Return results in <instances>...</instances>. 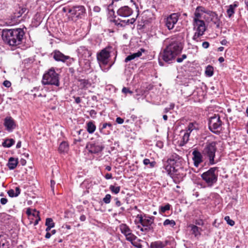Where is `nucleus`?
Segmentation results:
<instances>
[{"label": "nucleus", "mask_w": 248, "mask_h": 248, "mask_svg": "<svg viewBox=\"0 0 248 248\" xmlns=\"http://www.w3.org/2000/svg\"><path fill=\"white\" fill-rule=\"evenodd\" d=\"M25 33L22 28L4 29L2 31L1 36L3 41L10 46H17L23 42Z\"/></svg>", "instance_id": "obj_1"}, {"label": "nucleus", "mask_w": 248, "mask_h": 248, "mask_svg": "<svg viewBox=\"0 0 248 248\" xmlns=\"http://www.w3.org/2000/svg\"><path fill=\"white\" fill-rule=\"evenodd\" d=\"M183 47V45L180 41L172 39L162 53L160 54V57L164 62L171 63L172 61L181 52Z\"/></svg>", "instance_id": "obj_2"}, {"label": "nucleus", "mask_w": 248, "mask_h": 248, "mask_svg": "<svg viewBox=\"0 0 248 248\" xmlns=\"http://www.w3.org/2000/svg\"><path fill=\"white\" fill-rule=\"evenodd\" d=\"M217 167L210 168L201 174V177L208 187H212L217 182L218 173L216 171Z\"/></svg>", "instance_id": "obj_3"}, {"label": "nucleus", "mask_w": 248, "mask_h": 248, "mask_svg": "<svg viewBox=\"0 0 248 248\" xmlns=\"http://www.w3.org/2000/svg\"><path fill=\"white\" fill-rule=\"evenodd\" d=\"M42 82L44 85L60 86L59 76L53 68L46 72L43 76Z\"/></svg>", "instance_id": "obj_4"}, {"label": "nucleus", "mask_w": 248, "mask_h": 248, "mask_svg": "<svg viewBox=\"0 0 248 248\" xmlns=\"http://www.w3.org/2000/svg\"><path fill=\"white\" fill-rule=\"evenodd\" d=\"M177 163L176 160L170 158L168 159L167 163L164 164L163 167L168 174L173 179L175 183H177L176 179L177 176L179 174L178 169L176 168Z\"/></svg>", "instance_id": "obj_5"}, {"label": "nucleus", "mask_w": 248, "mask_h": 248, "mask_svg": "<svg viewBox=\"0 0 248 248\" xmlns=\"http://www.w3.org/2000/svg\"><path fill=\"white\" fill-rule=\"evenodd\" d=\"M216 144L215 141L208 142L206 143L203 150V154L208 157L209 164L210 165H214L217 163L214 160L217 151Z\"/></svg>", "instance_id": "obj_6"}, {"label": "nucleus", "mask_w": 248, "mask_h": 248, "mask_svg": "<svg viewBox=\"0 0 248 248\" xmlns=\"http://www.w3.org/2000/svg\"><path fill=\"white\" fill-rule=\"evenodd\" d=\"M222 122L218 114L211 117L208 122L209 129L216 134H220L222 130Z\"/></svg>", "instance_id": "obj_7"}, {"label": "nucleus", "mask_w": 248, "mask_h": 248, "mask_svg": "<svg viewBox=\"0 0 248 248\" xmlns=\"http://www.w3.org/2000/svg\"><path fill=\"white\" fill-rule=\"evenodd\" d=\"M68 13L71 14L73 19H81L86 15V9L82 5L75 6L68 9Z\"/></svg>", "instance_id": "obj_8"}, {"label": "nucleus", "mask_w": 248, "mask_h": 248, "mask_svg": "<svg viewBox=\"0 0 248 248\" xmlns=\"http://www.w3.org/2000/svg\"><path fill=\"white\" fill-rule=\"evenodd\" d=\"M77 52L79 57V65L80 64L81 60L83 59L85 61V65L87 67H90V62L88 59L91 56L92 53L91 51L88 50L85 46H81L78 48Z\"/></svg>", "instance_id": "obj_9"}, {"label": "nucleus", "mask_w": 248, "mask_h": 248, "mask_svg": "<svg viewBox=\"0 0 248 248\" xmlns=\"http://www.w3.org/2000/svg\"><path fill=\"white\" fill-rule=\"evenodd\" d=\"M103 142L99 141V139L93 142H88L86 144V148L91 154H98L102 152L104 148V146L102 144Z\"/></svg>", "instance_id": "obj_10"}, {"label": "nucleus", "mask_w": 248, "mask_h": 248, "mask_svg": "<svg viewBox=\"0 0 248 248\" xmlns=\"http://www.w3.org/2000/svg\"><path fill=\"white\" fill-rule=\"evenodd\" d=\"M112 47L108 46L102 49L97 55V59L100 64L106 65L108 63V58Z\"/></svg>", "instance_id": "obj_11"}, {"label": "nucleus", "mask_w": 248, "mask_h": 248, "mask_svg": "<svg viewBox=\"0 0 248 248\" xmlns=\"http://www.w3.org/2000/svg\"><path fill=\"white\" fill-rule=\"evenodd\" d=\"M180 15L178 13H172L165 19V26L169 30L173 29L174 25L178 22Z\"/></svg>", "instance_id": "obj_12"}, {"label": "nucleus", "mask_w": 248, "mask_h": 248, "mask_svg": "<svg viewBox=\"0 0 248 248\" xmlns=\"http://www.w3.org/2000/svg\"><path fill=\"white\" fill-rule=\"evenodd\" d=\"M133 12V9L128 6H122L117 11L118 16L122 17L130 16Z\"/></svg>", "instance_id": "obj_13"}, {"label": "nucleus", "mask_w": 248, "mask_h": 248, "mask_svg": "<svg viewBox=\"0 0 248 248\" xmlns=\"http://www.w3.org/2000/svg\"><path fill=\"white\" fill-rule=\"evenodd\" d=\"M4 125L8 132H12L16 127L15 122L11 117H6L4 119Z\"/></svg>", "instance_id": "obj_14"}, {"label": "nucleus", "mask_w": 248, "mask_h": 248, "mask_svg": "<svg viewBox=\"0 0 248 248\" xmlns=\"http://www.w3.org/2000/svg\"><path fill=\"white\" fill-rule=\"evenodd\" d=\"M194 26L195 27L194 28H197L196 32L201 33L202 35L204 34L206 28L203 20L197 18L194 19Z\"/></svg>", "instance_id": "obj_15"}, {"label": "nucleus", "mask_w": 248, "mask_h": 248, "mask_svg": "<svg viewBox=\"0 0 248 248\" xmlns=\"http://www.w3.org/2000/svg\"><path fill=\"white\" fill-rule=\"evenodd\" d=\"M54 59L57 62H65L66 59L68 58V56L64 55L60 51L58 50H55L51 53Z\"/></svg>", "instance_id": "obj_16"}, {"label": "nucleus", "mask_w": 248, "mask_h": 248, "mask_svg": "<svg viewBox=\"0 0 248 248\" xmlns=\"http://www.w3.org/2000/svg\"><path fill=\"white\" fill-rule=\"evenodd\" d=\"M193 155V160L194 161V166L198 167L199 164L202 162V157L201 153L197 150H194L192 152Z\"/></svg>", "instance_id": "obj_17"}, {"label": "nucleus", "mask_w": 248, "mask_h": 248, "mask_svg": "<svg viewBox=\"0 0 248 248\" xmlns=\"http://www.w3.org/2000/svg\"><path fill=\"white\" fill-rule=\"evenodd\" d=\"M238 6V2L237 1H234L233 4H231L228 6L226 13L227 16L229 18H231L233 17L234 14L235 13V9Z\"/></svg>", "instance_id": "obj_18"}, {"label": "nucleus", "mask_w": 248, "mask_h": 248, "mask_svg": "<svg viewBox=\"0 0 248 248\" xmlns=\"http://www.w3.org/2000/svg\"><path fill=\"white\" fill-rule=\"evenodd\" d=\"M208 15L211 17V20L216 25L217 27L218 28L220 25V19L218 18L217 14L215 12L210 11Z\"/></svg>", "instance_id": "obj_19"}, {"label": "nucleus", "mask_w": 248, "mask_h": 248, "mask_svg": "<svg viewBox=\"0 0 248 248\" xmlns=\"http://www.w3.org/2000/svg\"><path fill=\"white\" fill-rule=\"evenodd\" d=\"M168 241H165V242H162L161 241H156L155 242H153L150 244L151 248H165L168 244Z\"/></svg>", "instance_id": "obj_20"}, {"label": "nucleus", "mask_w": 248, "mask_h": 248, "mask_svg": "<svg viewBox=\"0 0 248 248\" xmlns=\"http://www.w3.org/2000/svg\"><path fill=\"white\" fill-rule=\"evenodd\" d=\"M144 49L143 48H141L140 50L138 51L137 52L131 54L128 56H127L125 59L124 62H127L129 61H130L132 60H134L136 58H138L140 57L142 54V52H144Z\"/></svg>", "instance_id": "obj_21"}, {"label": "nucleus", "mask_w": 248, "mask_h": 248, "mask_svg": "<svg viewBox=\"0 0 248 248\" xmlns=\"http://www.w3.org/2000/svg\"><path fill=\"white\" fill-rule=\"evenodd\" d=\"M18 163L17 158L11 157L9 158L7 166L10 170H14L16 168Z\"/></svg>", "instance_id": "obj_22"}, {"label": "nucleus", "mask_w": 248, "mask_h": 248, "mask_svg": "<svg viewBox=\"0 0 248 248\" xmlns=\"http://www.w3.org/2000/svg\"><path fill=\"white\" fill-rule=\"evenodd\" d=\"M21 19L15 16L14 13L9 18L7 19V23L10 26H13L20 23Z\"/></svg>", "instance_id": "obj_23"}, {"label": "nucleus", "mask_w": 248, "mask_h": 248, "mask_svg": "<svg viewBox=\"0 0 248 248\" xmlns=\"http://www.w3.org/2000/svg\"><path fill=\"white\" fill-rule=\"evenodd\" d=\"M199 127V124L196 122L190 123L187 126L186 131L190 134L193 130H198Z\"/></svg>", "instance_id": "obj_24"}, {"label": "nucleus", "mask_w": 248, "mask_h": 248, "mask_svg": "<svg viewBox=\"0 0 248 248\" xmlns=\"http://www.w3.org/2000/svg\"><path fill=\"white\" fill-rule=\"evenodd\" d=\"M142 227L145 228H149V232H153L154 231V227L152 226L153 221L146 220V218H144V221L141 223Z\"/></svg>", "instance_id": "obj_25"}, {"label": "nucleus", "mask_w": 248, "mask_h": 248, "mask_svg": "<svg viewBox=\"0 0 248 248\" xmlns=\"http://www.w3.org/2000/svg\"><path fill=\"white\" fill-rule=\"evenodd\" d=\"M79 86L81 89H85L89 87L91 84L88 79H80L78 80Z\"/></svg>", "instance_id": "obj_26"}, {"label": "nucleus", "mask_w": 248, "mask_h": 248, "mask_svg": "<svg viewBox=\"0 0 248 248\" xmlns=\"http://www.w3.org/2000/svg\"><path fill=\"white\" fill-rule=\"evenodd\" d=\"M7 193L10 197H16L20 194V189L19 187H16L15 191L14 189H11L8 191Z\"/></svg>", "instance_id": "obj_27"}, {"label": "nucleus", "mask_w": 248, "mask_h": 248, "mask_svg": "<svg viewBox=\"0 0 248 248\" xmlns=\"http://www.w3.org/2000/svg\"><path fill=\"white\" fill-rule=\"evenodd\" d=\"M120 229L122 233L124 235L128 234L131 230L129 227L125 224H122L120 225Z\"/></svg>", "instance_id": "obj_28"}, {"label": "nucleus", "mask_w": 248, "mask_h": 248, "mask_svg": "<svg viewBox=\"0 0 248 248\" xmlns=\"http://www.w3.org/2000/svg\"><path fill=\"white\" fill-rule=\"evenodd\" d=\"M26 10L27 9L25 7H18L15 10V12L14 13L15 14L16 16L20 19L21 16L26 11Z\"/></svg>", "instance_id": "obj_29"}, {"label": "nucleus", "mask_w": 248, "mask_h": 248, "mask_svg": "<svg viewBox=\"0 0 248 248\" xmlns=\"http://www.w3.org/2000/svg\"><path fill=\"white\" fill-rule=\"evenodd\" d=\"M15 141L13 139H6L2 142V145L4 147L10 148L14 144Z\"/></svg>", "instance_id": "obj_30"}, {"label": "nucleus", "mask_w": 248, "mask_h": 248, "mask_svg": "<svg viewBox=\"0 0 248 248\" xmlns=\"http://www.w3.org/2000/svg\"><path fill=\"white\" fill-rule=\"evenodd\" d=\"M96 129V126L93 122H89L87 124V131L90 134L93 133Z\"/></svg>", "instance_id": "obj_31"}, {"label": "nucleus", "mask_w": 248, "mask_h": 248, "mask_svg": "<svg viewBox=\"0 0 248 248\" xmlns=\"http://www.w3.org/2000/svg\"><path fill=\"white\" fill-rule=\"evenodd\" d=\"M68 150V144L66 141H62L60 144L59 150L61 153L66 152Z\"/></svg>", "instance_id": "obj_32"}, {"label": "nucleus", "mask_w": 248, "mask_h": 248, "mask_svg": "<svg viewBox=\"0 0 248 248\" xmlns=\"http://www.w3.org/2000/svg\"><path fill=\"white\" fill-rule=\"evenodd\" d=\"M108 128V130L107 131L108 132H109V130H112V125L110 123H105L102 124V125L101 127H100V131L101 133H104L105 134H106L107 133L104 131V129L105 128Z\"/></svg>", "instance_id": "obj_33"}, {"label": "nucleus", "mask_w": 248, "mask_h": 248, "mask_svg": "<svg viewBox=\"0 0 248 248\" xmlns=\"http://www.w3.org/2000/svg\"><path fill=\"white\" fill-rule=\"evenodd\" d=\"M205 74L208 77H212L214 74V68L211 65H208L205 69Z\"/></svg>", "instance_id": "obj_34"}, {"label": "nucleus", "mask_w": 248, "mask_h": 248, "mask_svg": "<svg viewBox=\"0 0 248 248\" xmlns=\"http://www.w3.org/2000/svg\"><path fill=\"white\" fill-rule=\"evenodd\" d=\"M189 227H191L192 234H193L195 237L201 234L199 231L200 229L198 227L194 225H190Z\"/></svg>", "instance_id": "obj_35"}, {"label": "nucleus", "mask_w": 248, "mask_h": 248, "mask_svg": "<svg viewBox=\"0 0 248 248\" xmlns=\"http://www.w3.org/2000/svg\"><path fill=\"white\" fill-rule=\"evenodd\" d=\"M143 163L146 166L149 165V167L150 168H153L155 167L156 164L155 161H153L151 162L150 159L148 158L144 159L143 161Z\"/></svg>", "instance_id": "obj_36"}, {"label": "nucleus", "mask_w": 248, "mask_h": 248, "mask_svg": "<svg viewBox=\"0 0 248 248\" xmlns=\"http://www.w3.org/2000/svg\"><path fill=\"white\" fill-rule=\"evenodd\" d=\"M176 225V223L173 220H170L169 219H166L163 222V225L164 226H170L171 227H174Z\"/></svg>", "instance_id": "obj_37"}, {"label": "nucleus", "mask_w": 248, "mask_h": 248, "mask_svg": "<svg viewBox=\"0 0 248 248\" xmlns=\"http://www.w3.org/2000/svg\"><path fill=\"white\" fill-rule=\"evenodd\" d=\"M120 20L119 22H117V21L116 22L115 24H116L118 26L123 27L127 25H129V21L128 19L127 20Z\"/></svg>", "instance_id": "obj_38"}, {"label": "nucleus", "mask_w": 248, "mask_h": 248, "mask_svg": "<svg viewBox=\"0 0 248 248\" xmlns=\"http://www.w3.org/2000/svg\"><path fill=\"white\" fill-rule=\"evenodd\" d=\"M170 205L167 203L164 206H161L159 209V213L161 214L164 213L166 211L170 209Z\"/></svg>", "instance_id": "obj_39"}, {"label": "nucleus", "mask_w": 248, "mask_h": 248, "mask_svg": "<svg viewBox=\"0 0 248 248\" xmlns=\"http://www.w3.org/2000/svg\"><path fill=\"white\" fill-rule=\"evenodd\" d=\"M110 191L115 194H118L120 190V186H115L113 185H110L109 186Z\"/></svg>", "instance_id": "obj_40"}, {"label": "nucleus", "mask_w": 248, "mask_h": 248, "mask_svg": "<svg viewBox=\"0 0 248 248\" xmlns=\"http://www.w3.org/2000/svg\"><path fill=\"white\" fill-rule=\"evenodd\" d=\"M45 225L46 226H51L53 228L55 226V223L51 218H47L46 220Z\"/></svg>", "instance_id": "obj_41"}, {"label": "nucleus", "mask_w": 248, "mask_h": 248, "mask_svg": "<svg viewBox=\"0 0 248 248\" xmlns=\"http://www.w3.org/2000/svg\"><path fill=\"white\" fill-rule=\"evenodd\" d=\"M197 12H202V13H205L207 15H208V13H209V12H210L209 10H205V8L202 7V6H198L196 9Z\"/></svg>", "instance_id": "obj_42"}, {"label": "nucleus", "mask_w": 248, "mask_h": 248, "mask_svg": "<svg viewBox=\"0 0 248 248\" xmlns=\"http://www.w3.org/2000/svg\"><path fill=\"white\" fill-rule=\"evenodd\" d=\"M190 133L186 131V132L185 133L183 137V142L184 144L186 143L189 140Z\"/></svg>", "instance_id": "obj_43"}, {"label": "nucleus", "mask_w": 248, "mask_h": 248, "mask_svg": "<svg viewBox=\"0 0 248 248\" xmlns=\"http://www.w3.org/2000/svg\"><path fill=\"white\" fill-rule=\"evenodd\" d=\"M225 220L227 222V223L231 226H233L234 225V221L232 219H230L229 216H226L224 217Z\"/></svg>", "instance_id": "obj_44"}, {"label": "nucleus", "mask_w": 248, "mask_h": 248, "mask_svg": "<svg viewBox=\"0 0 248 248\" xmlns=\"http://www.w3.org/2000/svg\"><path fill=\"white\" fill-rule=\"evenodd\" d=\"M111 195L110 194H107L103 198V201L106 204L110 203L111 200Z\"/></svg>", "instance_id": "obj_45"}, {"label": "nucleus", "mask_w": 248, "mask_h": 248, "mask_svg": "<svg viewBox=\"0 0 248 248\" xmlns=\"http://www.w3.org/2000/svg\"><path fill=\"white\" fill-rule=\"evenodd\" d=\"M75 61V59L73 58H71L69 56H68V58L66 59V65L67 66H70L71 64L74 62Z\"/></svg>", "instance_id": "obj_46"}, {"label": "nucleus", "mask_w": 248, "mask_h": 248, "mask_svg": "<svg viewBox=\"0 0 248 248\" xmlns=\"http://www.w3.org/2000/svg\"><path fill=\"white\" fill-rule=\"evenodd\" d=\"M187 57L186 54H183L181 57H178L176 59V62L178 63L182 62L184 60L186 59Z\"/></svg>", "instance_id": "obj_47"}, {"label": "nucleus", "mask_w": 248, "mask_h": 248, "mask_svg": "<svg viewBox=\"0 0 248 248\" xmlns=\"http://www.w3.org/2000/svg\"><path fill=\"white\" fill-rule=\"evenodd\" d=\"M202 35V34L201 33H199L198 32H195L194 35L193 36L192 39L194 41L198 42L199 41L198 38Z\"/></svg>", "instance_id": "obj_48"}, {"label": "nucleus", "mask_w": 248, "mask_h": 248, "mask_svg": "<svg viewBox=\"0 0 248 248\" xmlns=\"http://www.w3.org/2000/svg\"><path fill=\"white\" fill-rule=\"evenodd\" d=\"M137 239V237L134 234H132V235H131V236L130 237H129L128 238H126V239L130 242L131 243L132 242H133V241Z\"/></svg>", "instance_id": "obj_49"}, {"label": "nucleus", "mask_w": 248, "mask_h": 248, "mask_svg": "<svg viewBox=\"0 0 248 248\" xmlns=\"http://www.w3.org/2000/svg\"><path fill=\"white\" fill-rule=\"evenodd\" d=\"M89 114H90V116L92 118L94 119L95 118H96V115L97 112L95 110L92 109L89 111Z\"/></svg>", "instance_id": "obj_50"}, {"label": "nucleus", "mask_w": 248, "mask_h": 248, "mask_svg": "<svg viewBox=\"0 0 248 248\" xmlns=\"http://www.w3.org/2000/svg\"><path fill=\"white\" fill-rule=\"evenodd\" d=\"M122 92L126 94L127 93H129L130 94H132L133 92L129 90V88L126 87H124L122 89Z\"/></svg>", "instance_id": "obj_51"}, {"label": "nucleus", "mask_w": 248, "mask_h": 248, "mask_svg": "<svg viewBox=\"0 0 248 248\" xmlns=\"http://www.w3.org/2000/svg\"><path fill=\"white\" fill-rule=\"evenodd\" d=\"M132 245L137 248H142V246L138 242H132Z\"/></svg>", "instance_id": "obj_52"}, {"label": "nucleus", "mask_w": 248, "mask_h": 248, "mask_svg": "<svg viewBox=\"0 0 248 248\" xmlns=\"http://www.w3.org/2000/svg\"><path fill=\"white\" fill-rule=\"evenodd\" d=\"M3 85L5 87L8 88V87H10L11 86V83L9 81L6 80H5V81L3 82Z\"/></svg>", "instance_id": "obj_53"}, {"label": "nucleus", "mask_w": 248, "mask_h": 248, "mask_svg": "<svg viewBox=\"0 0 248 248\" xmlns=\"http://www.w3.org/2000/svg\"><path fill=\"white\" fill-rule=\"evenodd\" d=\"M39 212L38 211H37L36 209H33V212L32 213L31 216H32L34 217H39Z\"/></svg>", "instance_id": "obj_54"}, {"label": "nucleus", "mask_w": 248, "mask_h": 248, "mask_svg": "<svg viewBox=\"0 0 248 248\" xmlns=\"http://www.w3.org/2000/svg\"><path fill=\"white\" fill-rule=\"evenodd\" d=\"M116 122L118 124H122L124 122V120L121 117H117L116 119Z\"/></svg>", "instance_id": "obj_55"}, {"label": "nucleus", "mask_w": 248, "mask_h": 248, "mask_svg": "<svg viewBox=\"0 0 248 248\" xmlns=\"http://www.w3.org/2000/svg\"><path fill=\"white\" fill-rule=\"evenodd\" d=\"M137 218L139 219V222L141 224L142 222L144 221V218H143L141 215H138L137 216Z\"/></svg>", "instance_id": "obj_56"}, {"label": "nucleus", "mask_w": 248, "mask_h": 248, "mask_svg": "<svg viewBox=\"0 0 248 248\" xmlns=\"http://www.w3.org/2000/svg\"><path fill=\"white\" fill-rule=\"evenodd\" d=\"M138 228L140 229V230L141 231V232H149V228L147 229V228H144L143 227H141L140 226H138Z\"/></svg>", "instance_id": "obj_57"}, {"label": "nucleus", "mask_w": 248, "mask_h": 248, "mask_svg": "<svg viewBox=\"0 0 248 248\" xmlns=\"http://www.w3.org/2000/svg\"><path fill=\"white\" fill-rule=\"evenodd\" d=\"M209 42H203L202 44V46L204 48H207L209 47Z\"/></svg>", "instance_id": "obj_58"}, {"label": "nucleus", "mask_w": 248, "mask_h": 248, "mask_svg": "<svg viewBox=\"0 0 248 248\" xmlns=\"http://www.w3.org/2000/svg\"><path fill=\"white\" fill-rule=\"evenodd\" d=\"M194 15H195V17L194 19L197 18V19H199V18L201 17V14L199 12H197L196 10L195 11Z\"/></svg>", "instance_id": "obj_59"}, {"label": "nucleus", "mask_w": 248, "mask_h": 248, "mask_svg": "<svg viewBox=\"0 0 248 248\" xmlns=\"http://www.w3.org/2000/svg\"><path fill=\"white\" fill-rule=\"evenodd\" d=\"M7 199L6 198H2L0 199V203L2 205H5L7 202Z\"/></svg>", "instance_id": "obj_60"}, {"label": "nucleus", "mask_w": 248, "mask_h": 248, "mask_svg": "<svg viewBox=\"0 0 248 248\" xmlns=\"http://www.w3.org/2000/svg\"><path fill=\"white\" fill-rule=\"evenodd\" d=\"M93 10L95 12L98 13L100 11L101 8L99 6H96L93 7Z\"/></svg>", "instance_id": "obj_61"}, {"label": "nucleus", "mask_w": 248, "mask_h": 248, "mask_svg": "<svg viewBox=\"0 0 248 248\" xmlns=\"http://www.w3.org/2000/svg\"><path fill=\"white\" fill-rule=\"evenodd\" d=\"M145 218H146V220H152L153 221V224L154 223V219L155 217L153 216L152 217H147L145 216Z\"/></svg>", "instance_id": "obj_62"}, {"label": "nucleus", "mask_w": 248, "mask_h": 248, "mask_svg": "<svg viewBox=\"0 0 248 248\" xmlns=\"http://www.w3.org/2000/svg\"><path fill=\"white\" fill-rule=\"evenodd\" d=\"M105 177L106 179H110L112 178V176L111 173H107L105 175Z\"/></svg>", "instance_id": "obj_63"}, {"label": "nucleus", "mask_w": 248, "mask_h": 248, "mask_svg": "<svg viewBox=\"0 0 248 248\" xmlns=\"http://www.w3.org/2000/svg\"><path fill=\"white\" fill-rule=\"evenodd\" d=\"M195 223L196 225H198L202 226L203 225V222L202 220H196Z\"/></svg>", "instance_id": "obj_64"}]
</instances>
